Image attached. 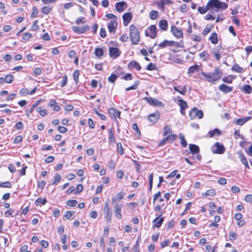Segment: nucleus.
I'll return each instance as SVG.
<instances>
[{
  "label": "nucleus",
  "mask_w": 252,
  "mask_h": 252,
  "mask_svg": "<svg viewBox=\"0 0 252 252\" xmlns=\"http://www.w3.org/2000/svg\"><path fill=\"white\" fill-rule=\"evenodd\" d=\"M228 7L226 3L221 2L220 0H209L205 6H199L197 8L198 11L201 14H205L209 9L214 13L218 12L219 9L224 10Z\"/></svg>",
  "instance_id": "f257e3e1"
},
{
  "label": "nucleus",
  "mask_w": 252,
  "mask_h": 252,
  "mask_svg": "<svg viewBox=\"0 0 252 252\" xmlns=\"http://www.w3.org/2000/svg\"><path fill=\"white\" fill-rule=\"evenodd\" d=\"M201 74L206 78V80L210 82H215L220 79L222 75L221 70L218 67L215 68L214 72L212 73H206L202 72Z\"/></svg>",
  "instance_id": "f03ea898"
},
{
  "label": "nucleus",
  "mask_w": 252,
  "mask_h": 252,
  "mask_svg": "<svg viewBox=\"0 0 252 252\" xmlns=\"http://www.w3.org/2000/svg\"><path fill=\"white\" fill-rule=\"evenodd\" d=\"M129 34L132 43L134 45L138 44L140 40V35L138 30L134 25L130 26Z\"/></svg>",
  "instance_id": "7ed1b4c3"
},
{
  "label": "nucleus",
  "mask_w": 252,
  "mask_h": 252,
  "mask_svg": "<svg viewBox=\"0 0 252 252\" xmlns=\"http://www.w3.org/2000/svg\"><path fill=\"white\" fill-rule=\"evenodd\" d=\"M112 202L115 205L114 210L116 217L118 219H121L122 218L121 211L123 206V204H118L116 201V198L114 197L112 198Z\"/></svg>",
  "instance_id": "20e7f679"
},
{
  "label": "nucleus",
  "mask_w": 252,
  "mask_h": 252,
  "mask_svg": "<svg viewBox=\"0 0 252 252\" xmlns=\"http://www.w3.org/2000/svg\"><path fill=\"white\" fill-rule=\"evenodd\" d=\"M225 150V149L223 144L219 142L215 143L211 147V151L214 154H222Z\"/></svg>",
  "instance_id": "39448f33"
},
{
  "label": "nucleus",
  "mask_w": 252,
  "mask_h": 252,
  "mask_svg": "<svg viewBox=\"0 0 252 252\" xmlns=\"http://www.w3.org/2000/svg\"><path fill=\"white\" fill-rule=\"evenodd\" d=\"M189 117L191 120L197 117L201 119L203 117V113L201 110H198L196 107H193L189 113Z\"/></svg>",
  "instance_id": "423d86ee"
},
{
  "label": "nucleus",
  "mask_w": 252,
  "mask_h": 252,
  "mask_svg": "<svg viewBox=\"0 0 252 252\" xmlns=\"http://www.w3.org/2000/svg\"><path fill=\"white\" fill-rule=\"evenodd\" d=\"M157 34V29L155 25H151L148 28L147 31H145V35L149 36L151 38L154 39Z\"/></svg>",
  "instance_id": "0eeeda50"
},
{
  "label": "nucleus",
  "mask_w": 252,
  "mask_h": 252,
  "mask_svg": "<svg viewBox=\"0 0 252 252\" xmlns=\"http://www.w3.org/2000/svg\"><path fill=\"white\" fill-rule=\"evenodd\" d=\"M103 212L104 214V217L106 220L107 222H111L112 219V213L110 211L109 204L107 202L105 203Z\"/></svg>",
  "instance_id": "6e6552de"
},
{
  "label": "nucleus",
  "mask_w": 252,
  "mask_h": 252,
  "mask_svg": "<svg viewBox=\"0 0 252 252\" xmlns=\"http://www.w3.org/2000/svg\"><path fill=\"white\" fill-rule=\"evenodd\" d=\"M144 99L146 102L153 106L162 107L164 106L162 102L155 98L145 97Z\"/></svg>",
  "instance_id": "1a4fd4ad"
},
{
  "label": "nucleus",
  "mask_w": 252,
  "mask_h": 252,
  "mask_svg": "<svg viewBox=\"0 0 252 252\" xmlns=\"http://www.w3.org/2000/svg\"><path fill=\"white\" fill-rule=\"evenodd\" d=\"M90 29V26L89 25H85L82 27L72 26V30L75 33L81 34L86 32Z\"/></svg>",
  "instance_id": "9d476101"
},
{
  "label": "nucleus",
  "mask_w": 252,
  "mask_h": 252,
  "mask_svg": "<svg viewBox=\"0 0 252 252\" xmlns=\"http://www.w3.org/2000/svg\"><path fill=\"white\" fill-rule=\"evenodd\" d=\"M162 214L163 213L161 212L158 217L153 220V222L154 224V227L158 228L161 225L164 220V218L161 217Z\"/></svg>",
  "instance_id": "9b49d317"
},
{
  "label": "nucleus",
  "mask_w": 252,
  "mask_h": 252,
  "mask_svg": "<svg viewBox=\"0 0 252 252\" xmlns=\"http://www.w3.org/2000/svg\"><path fill=\"white\" fill-rule=\"evenodd\" d=\"M171 32L172 34L177 38H180L183 37V32L182 30L178 29L175 26H171Z\"/></svg>",
  "instance_id": "f8f14e48"
},
{
  "label": "nucleus",
  "mask_w": 252,
  "mask_h": 252,
  "mask_svg": "<svg viewBox=\"0 0 252 252\" xmlns=\"http://www.w3.org/2000/svg\"><path fill=\"white\" fill-rule=\"evenodd\" d=\"M127 7V4L124 1L118 2L115 4L116 10L119 12H123Z\"/></svg>",
  "instance_id": "ddd939ff"
},
{
  "label": "nucleus",
  "mask_w": 252,
  "mask_h": 252,
  "mask_svg": "<svg viewBox=\"0 0 252 252\" xmlns=\"http://www.w3.org/2000/svg\"><path fill=\"white\" fill-rule=\"evenodd\" d=\"M159 118V113L158 112H156L151 114L148 116V120L152 124L156 123L158 120Z\"/></svg>",
  "instance_id": "4468645a"
},
{
  "label": "nucleus",
  "mask_w": 252,
  "mask_h": 252,
  "mask_svg": "<svg viewBox=\"0 0 252 252\" xmlns=\"http://www.w3.org/2000/svg\"><path fill=\"white\" fill-rule=\"evenodd\" d=\"M120 53L121 52L118 48L114 47L109 48V55L114 59H116L119 57Z\"/></svg>",
  "instance_id": "2eb2a0df"
},
{
  "label": "nucleus",
  "mask_w": 252,
  "mask_h": 252,
  "mask_svg": "<svg viewBox=\"0 0 252 252\" xmlns=\"http://www.w3.org/2000/svg\"><path fill=\"white\" fill-rule=\"evenodd\" d=\"M118 23L116 21L112 20L108 24V31L110 33H115L117 27Z\"/></svg>",
  "instance_id": "dca6fc26"
},
{
  "label": "nucleus",
  "mask_w": 252,
  "mask_h": 252,
  "mask_svg": "<svg viewBox=\"0 0 252 252\" xmlns=\"http://www.w3.org/2000/svg\"><path fill=\"white\" fill-rule=\"evenodd\" d=\"M132 17V13L130 12L125 13L123 15V19L124 20V25L127 26L128 24L131 21Z\"/></svg>",
  "instance_id": "f3484780"
},
{
  "label": "nucleus",
  "mask_w": 252,
  "mask_h": 252,
  "mask_svg": "<svg viewBox=\"0 0 252 252\" xmlns=\"http://www.w3.org/2000/svg\"><path fill=\"white\" fill-rule=\"evenodd\" d=\"M219 89L220 91L225 94H227L232 91L233 87H231L224 84H222L219 86Z\"/></svg>",
  "instance_id": "a211bd4d"
},
{
  "label": "nucleus",
  "mask_w": 252,
  "mask_h": 252,
  "mask_svg": "<svg viewBox=\"0 0 252 252\" xmlns=\"http://www.w3.org/2000/svg\"><path fill=\"white\" fill-rule=\"evenodd\" d=\"M252 119V117H247L241 119H234V122L236 125L242 126L249 120Z\"/></svg>",
  "instance_id": "6ab92c4d"
},
{
  "label": "nucleus",
  "mask_w": 252,
  "mask_h": 252,
  "mask_svg": "<svg viewBox=\"0 0 252 252\" xmlns=\"http://www.w3.org/2000/svg\"><path fill=\"white\" fill-rule=\"evenodd\" d=\"M171 3L172 1L170 0H161L160 1L157 2V5L159 9L164 10V5Z\"/></svg>",
  "instance_id": "aec40b11"
},
{
  "label": "nucleus",
  "mask_w": 252,
  "mask_h": 252,
  "mask_svg": "<svg viewBox=\"0 0 252 252\" xmlns=\"http://www.w3.org/2000/svg\"><path fill=\"white\" fill-rule=\"evenodd\" d=\"M173 88L175 91L183 95H185L187 92V88L186 86H174Z\"/></svg>",
  "instance_id": "412c9836"
},
{
  "label": "nucleus",
  "mask_w": 252,
  "mask_h": 252,
  "mask_svg": "<svg viewBox=\"0 0 252 252\" xmlns=\"http://www.w3.org/2000/svg\"><path fill=\"white\" fill-rule=\"evenodd\" d=\"M108 113L111 117H113L114 118L116 119L117 117H120L121 112L118 111L117 112L116 109L113 107H111L108 109Z\"/></svg>",
  "instance_id": "4be33fe9"
},
{
  "label": "nucleus",
  "mask_w": 252,
  "mask_h": 252,
  "mask_svg": "<svg viewBox=\"0 0 252 252\" xmlns=\"http://www.w3.org/2000/svg\"><path fill=\"white\" fill-rule=\"evenodd\" d=\"M175 43V42L173 41H168L165 40L158 44V47L161 48H163L167 46H171L174 45Z\"/></svg>",
  "instance_id": "5701e85b"
},
{
  "label": "nucleus",
  "mask_w": 252,
  "mask_h": 252,
  "mask_svg": "<svg viewBox=\"0 0 252 252\" xmlns=\"http://www.w3.org/2000/svg\"><path fill=\"white\" fill-rule=\"evenodd\" d=\"M128 67L129 68H134L137 70H140L141 69V67L139 63H137L136 61H132L128 63Z\"/></svg>",
  "instance_id": "b1692460"
},
{
  "label": "nucleus",
  "mask_w": 252,
  "mask_h": 252,
  "mask_svg": "<svg viewBox=\"0 0 252 252\" xmlns=\"http://www.w3.org/2000/svg\"><path fill=\"white\" fill-rule=\"evenodd\" d=\"M159 27L163 31H166L168 27V23L166 20H161L159 21Z\"/></svg>",
  "instance_id": "393cba45"
},
{
  "label": "nucleus",
  "mask_w": 252,
  "mask_h": 252,
  "mask_svg": "<svg viewBox=\"0 0 252 252\" xmlns=\"http://www.w3.org/2000/svg\"><path fill=\"white\" fill-rule=\"evenodd\" d=\"M189 149L190 152L192 154H197L199 152V147L195 144H189Z\"/></svg>",
  "instance_id": "a878e982"
},
{
  "label": "nucleus",
  "mask_w": 252,
  "mask_h": 252,
  "mask_svg": "<svg viewBox=\"0 0 252 252\" xmlns=\"http://www.w3.org/2000/svg\"><path fill=\"white\" fill-rule=\"evenodd\" d=\"M200 66L197 64L193 65L190 67H189L188 69V74H192L195 73V72H198L199 71Z\"/></svg>",
  "instance_id": "bb28decb"
},
{
  "label": "nucleus",
  "mask_w": 252,
  "mask_h": 252,
  "mask_svg": "<svg viewBox=\"0 0 252 252\" xmlns=\"http://www.w3.org/2000/svg\"><path fill=\"white\" fill-rule=\"evenodd\" d=\"M239 157L242 163L245 166V167L246 168H247L248 169H249L250 167L248 164L247 159L245 157V156L242 153H239Z\"/></svg>",
  "instance_id": "cd10ccee"
},
{
  "label": "nucleus",
  "mask_w": 252,
  "mask_h": 252,
  "mask_svg": "<svg viewBox=\"0 0 252 252\" xmlns=\"http://www.w3.org/2000/svg\"><path fill=\"white\" fill-rule=\"evenodd\" d=\"M209 40L213 44H217L218 42V35L216 32L212 33L209 37Z\"/></svg>",
  "instance_id": "c85d7f7f"
},
{
  "label": "nucleus",
  "mask_w": 252,
  "mask_h": 252,
  "mask_svg": "<svg viewBox=\"0 0 252 252\" xmlns=\"http://www.w3.org/2000/svg\"><path fill=\"white\" fill-rule=\"evenodd\" d=\"M231 69L233 71H234L235 72H237L238 73H242L244 71V69L240 67L238 64L235 63L233 65V66L231 68Z\"/></svg>",
  "instance_id": "c756f323"
},
{
  "label": "nucleus",
  "mask_w": 252,
  "mask_h": 252,
  "mask_svg": "<svg viewBox=\"0 0 252 252\" xmlns=\"http://www.w3.org/2000/svg\"><path fill=\"white\" fill-rule=\"evenodd\" d=\"M158 16V12L157 10H152L149 13V17L151 20L157 19Z\"/></svg>",
  "instance_id": "7c9ffc66"
},
{
  "label": "nucleus",
  "mask_w": 252,
  "mask_h": 252,
  "mask_svg": "<svg viewBox=\"0 0 252 252\" xmlns=\"http://www.w3.org/2000/svg\"><path fill=\"white\" fill-rule=\"evenodd\" d=\"M47 202L46 198L42 199L41 198H38L35 201V204L36 206H39L41 204L45 205Z\"/></svg>",
  "instance_id": "2f4dec72"
},
{
  "label": "nucleus",
  "mask_w": 252,
  "mask_h": 252,
  "mask_svg": "<svg viewBox=\"0 0 252 252\" xmlns=\"http://www.w3.org/2000/svg\"><path fill=\"white\" fill-rule=\"evenodd\" d=\"M178 104L180 106V109H186L188 106L187 103L183 99L180 98L179 99Z\"/></svg>",
  "instance_id": "473e14b6"
},
{
  "label": "nucleus",
  "mask_w": 252,
  "mask_h": 252,
  "mask_svg": "<svg viewBox=\"0 0 252 252\" xmlns=\"http://www.w3.org/2000/svg\"><path fill=\"white\" fill-rule=\"evenodd\" d=\"M208 134L210 137H212L215 135H220V132L218 128H215L213 130L209 131Z\"/></svg>",
  "instance_id": "72a5a7b5"
},
{
  "label": "nucleus",
  "mask_w": 252,
  "mask_h": 252,
  "mask_svg": "<svg viewBox=\"0 0 252 252\" xmlns=\"http://www.w3.org/2000/svg\"><path fill=\"white\" fill-rule=\"evenodd\" d=\"M80 75L79 71L78 69H76L73 72V79L76 84H77L79 82V76Z\"/></svg>",
  "instance_id": "f704fd0d"
},
{
  "label": "nucleus",
  "mask_w": 252,
  "mask_h": 252,
  "mask_svg": "<svg viewBox=\"0 0 252 252\" xmlns=\"http://www.w3.org/2000/svg\"><path fill=\"white\" fill-rule=\"evenodd\" d=\"M179 138L181 140V144L182 146L184 147H186L187 146V142L186 141V139H185L184 136L183 134L180 133L179 134Z\"/></svg>",
  "instance_id": "c9c22d12"
},
{
  "label": "nucleus",
  "mask_w": 252,
  "mask_h": 252,
  "mask_svg": "<svg viewBox=\"0 0 252 252\" xmlns=\"http://www.w3.org/2000/svg\"><path fill=\"white\" fill-rule=\"evenodd\" d=\"M139 82H140L139 81H138V80L136 81L132 86H131L129 87L126 88V91H129L131 90H136L137 88V87L139 84Z\"/></svg>",
  "instance_id": "e433bc0d"
},
{
  "label": "nucleus",
  "mask_w": 252,
  "mask_h": 252,
  "mask_svg": "<svg viewBox=\"0 0 252 252\" xmlns=\"http://www.w3.org/2000/svg\"><path fill=\"white\" fill-rule=\"evenodd\" d=\"M94 54L97 57H101L103 54V51L102 49L100 48H96L95 49Z\"/></svg>",
  "instance_id": "4c0bfd02"
},
{
  "label": "nucleus",
  "mask_w": 252,
  "mask_h": 252,
  "mask_svg": "<svg viewBox=\"0 0 252 252\" xmlns=\"http://www.w3.org/2000/svg\"><path fill=\"white\" fill-rule=\"evenodd\" d=\"M244 92L247 94H250L252 92V88L249 85H246L244 86Z\"/></svg>",
  "instance_id": "58836bf2"
},
{
  "label": "nucleus",
  "mask_w": 252,
  "mask_h": 252,
  "mask_svg": "<svg viewBox=\"0 0 252 252\" xmlns=\"http://www.w3.org/2000/svg\"><path fill=\"white\" fill-rule=\"evenodd\" d=\"M166 137L169 143H172L177 138V135L174 134H171L170 135L167 136Z\"/></svg>",
  "instance_id": "ea45409f"
},
{
  "label": "nucleus",
  "mask_w": 252,
  "mask_h": 252,
  "mask_svg": "<svg viewBox=\"0 0 252 252\" xmlns=\"http://www.w3.org/2000/svg\"><path fill=\"white\" fill-rule=\"evenodd\" d=\"M13 75L10 74H7L5 78V82L8 84L11 83L13 82Z\"/></svg>",
  "instance_id": "a19ab883"
},
{
  "label": "nucleus",
  "mask_w": 252,
  "mask_h": 252,
  "mask_svg": "<svg viewBox=\"0 0 252 252\" xmlns=\"http://www.w3.org/2000/svg\"><path fill=\"white\" fill-rule=\"evenodd\" d=\"M52 10V8L49 6H44L41 9V12L43 14L47 15Z\"/></svg>",
  "instance_id": "79ce46f5"
},
{
  "label": "nucleus",
  "mask_w": 252,
  "mask_h": 252,
  "mask_svg": "<svg viewBox=\"0 0 252 252\" xmlns=\"http://www.w3.org/2000/svg\"><path fill=\"white\" fill-rule=\"evenodd\" d=\"M199 57L203 59L204 61H207L209 58V54L206 52L205 51H203L201 52L199 54Z\"/></svg>",
  "instance_id": "37998d69"
},
{
  "label": "nucleus",
  "mask_w": 252,
  "mask_h": 252,
  "mask_svg": "<svg viewBox=\"0 0 252 252\" xmlns=\"http://www.w3.org/2000/svg\"><path fill=\"white\" fill-rule=\"evenodd\" d=\"M216 194V190L214 189H210L207 190L206 192L205 193L204 195L206 196H213L215 195ZM203 195H204V194H202Z\"/></svg>",
  "instance_id": "c03bdc74"
},
{
  "label": "nucleus",
  "mask_w": 252,
  "mask_h": 252,
  "mask_svg": "<svg viewBox=\"0 0 252 252\" xmlns=\"http://www.w3.org/2000/svg\"><path fill=\"white\" fill-rule=\"evenodd\" d=\"M132 128L136 130V133H135V135L137 136V137H139L140 136V134H141V133H140V131L138 128V126L136 124H133L132 125Z\"/></svg>",
  "instance_id": "a18cd8bd"
},
{
  "label": "nucleus",
  "mask_w": 252,
  "mask_h": 252,
  "mask_svg": "<svg viewBox=\"0 0 252 252\" xmlns=\"http://www.w3.org/2000/svg\"><path fill=\"white\" fill-rule=\"evenodd\" d=\"M109 140L111 143H114L115 142V138L111 129H110L109 131Z\"/></svg>",
  "instance_id": "49530a36"
},
{
  "label": "nucleus",
  "mask_w": 252,
  "mask_h": 252,
  "mask_svg": "<svg viewBox=\"0 0 252 252\" xmlns=\"http://www.w3.org/2000/svg\"><path fill=\"white\" fill-rule=\"evenodd\" d=\"M36 110L42 117H44L46 114V110L45 109H42L41 107L36 108Z\"/></svg>",
  "instance_id": "de8ad7c7"
},
{
  "label": "nucleus",
  "mask_w": 252,
  "mask_h": 252,
  "mask_svg": "<svg viewBox=\"0 0 252 252\" xmlns=\"http://www.w3.org/2000/svg\"><path fill=\"white\" fill-rule=\"evenodd\" d=\"M77 204V201L76 200H70L66 202V204L68 206L74 207Z\"/></svg>",
  "instance_id": "09e8293b"
},
{
  "label": "nucleus",
  "mask_w": 252,
  "mask_h": 252,
  "mask_svg": "<svg viewBox=\"0 0 252 252\" xmlns=\"http://www.w3.org/2000/svg\"><path fill=\"white\" fill-rule=\"evenodd\" d=\"M118 78V76L114 74H112L111 76L108 77V81L110 83H114Z\"/></svg>",
  "instance_id": "8fccbe9b"
},
{
  "label": "nucleus",
  "mask_w": 252,
  "mask_h": 252,
  "mask_svg": "<svg viewBox=\"0 0 252 252\" xmlns=\"http://www.w3.org/2000/svg\"><path fill=\"white\" fill-rule=\"evenodd\" d=\"M171 132V128L168 126H165L163 128V135L166 136Z\"/></svg>",
  "instance_id": "3c124183"
},
{
  "label": "nucleus",
  "mask_w": 252,
  "mask_h": 252,
  "mask_svg": "<svg viewBox=\"0 0 252 252\" xmlns=\"http://www.w3.org/2000/svg\"><path fill=\"white\" fill-rule=\"evenodd\" d=\"M29 94V91L27 88H23L19 91V94L22 96H25Z\"/></svg>",
  "instance_id": "603ef678"
},
{
  "label": "nucleus",
  "mask_w": 252,
  "mask_h": 252,
  "mask_svg": "<svg viewBox=\"0 0 252 252\" xmlns=\"http://www.w3.org/2000/svg\"><path fill=\"white\" fill-rule=\"evenodd\" d=\"M189 9V7H188L187 5L186 4H183L181 5L179 8V10L181 12L183 13L186 12Z\"/></svg>",
  "instance_id": "864d4df0"
},
{
  "label": "nucleus",
  "mask_w": 252,
  "mask_h": 252,
  "mask_svg": "<svg viewBox=\"0 0 252 252\" xmlns=\"http://www.w3.org/2000/svg\"><path fill=\"white\" fill-rule=\"evenodd\" d=\"M83 189V186L82 184L77 185L76 188L75 189V194H77L81 192Z\"/></svg>",
  "instance_id": "5fc2aeb1"
},
{
  "label": "nucleus",
  "mask_w": 252,
  "mask_h": 252,
  "mask_svg": "<svg viewBox=\"0 0 252 252\" xmlns=\"http://www.w3.org/2000/svg\"><path fill=\"white\" fill-rule=\"evenodd\" d=\"M67 77L66 75H64L63 77V80H62V81H61V87H63L65 86H66V85L67 84Z\"/></svg>",
  "instance_id": "6e6d98bb"
},
{
  "label": "nucleus",
  "mask_w": 252,
  "mask_h": 252,
  "mask_svg": "<svg viewBox=\"0 0 252 252\" xmlns=\"http://www.w3.org/2000/svg\"><path fill=\"white\" fill-rule=\"evenodd\" d=\"M0 187L10 188L11 184L9 182H3L0 184Z\"/></svg>",
  "instance_id": "4d7b16f0"
},
{
  "label": "nucleus",
  "mask_w": 252,
  "mask_h": 252,
  "mask_svg": "<svg viewBox=\"0 0 252 252\" xmlns=\"http://www.w3.org/2000/svg\"><path fill=\"white\" fill-rule=\"evenodd\" d=\"M128 39V36L126 33H124L120 37V40L122 42H126L127 41Z\"/></svg>",
  "instance_id": "13d9d810"
},
{
  "label": "nucleus",
  "mask_w": 252,
  "mask_h": 252,
  "mask_svg": "<svg viewBox=\"0 0 252 252\" xmlns=\"http://www.w3.org/2000/svg\"><path fill=\"white\" fill-rule=\"evenodd\" d=\"M73 212L72 211H66L64 214V217L67 220L70 219L72 216Z\"/></svg>",
  "instance_id": "bf43d9fd"
},
{
  "label": "nucleus",
  "mask_w": 252,
  "mask_h": 252,
  "mask_svg": "<svg viewBox=\"0 0 252 252\" xmlns=\"http://www.w3.org/2000/svg\"><path fill=\"white\" fill-rule=\"evenodd\" d=\"M146 69L148 70H153L156 69V65L153 63H150L147 66Z\"/></svg>",
  "instance_id": "052dcab7"
},
{
  "label": "nucleus",
  "mask_w": 252,
  "mask_h": 252,
  "mask_svg": "<svg viewBox=\"0 0 252 252\" xmlns=\"http://www.w3.org/2000/svg\"><path fill=\"white\" fill-rule=\"evenodd\" d=\"M212 52L213 54L215 56L216 59L218 61L220 60L221 58V56L219 53L217 52L215 49H213Z\"/></svg>",
  "instance_id": "680f3d73"
},
{
  "label": "nucleus",
  "mask_w": 252,
  "mask_h": 252,
  "mask_svg": "<svg viewBox=\"0 0 252 252\" xmlns=\"http://www.w3.org/2000/svg\"><path fill=\"white\" fill-rule=\"evenodd\" d=\"M117 150L118 152L120 153L121 155H123L124 154V150L123 148L122 145L121 143H118L117 144Z\"/></svg>",
  "instance_id": "e2e57ef3"
},
{
  "label": "nucleus",
  "mask_w": 252,
  "mask_h": 252,
  "mask_svg": "<svg viewBox=\"0 0 252 252\" xmlns=\"http://www.w3.org/2000/svg\"><path fill=\"white\" fill-rule=\"evenodd\" d=\"M191 40L194 41L200 42L202 40V38L199 36L193 34L191 37Z\"/></svg>",
  "instance_id": "0e129e2a"
},
{
  "label": "nucleus",
  "mask_w": 252,
  "mask_h": 252,
  "mask_svg": "<svg viewBox=\"0 0 252 252\" xmlns=\"http://www.w3.org/2000/svg\"><path fill=\"white\" fill-rule=\"evenodd\" d=\"M133 76L131 73H127L123 77V78L126 80H131L132 79Z\"/></svg>",
  "instance_id": "69168bd1"
},
{
  "label": "nucleus",
  "mask_w": 252,
  "mask_h": 252,
  "mask_svg": "<svg viewBox=\"0 0 252 252\" xmlns=\"http://www.w3.org/2000/svg\"><path fill=\"white\" fill-rule=\"evenodd\" d=\"M84 20L85 18L84 17L78 18L76 20L75 23L77 25H79L81 23L84 24L86 22V21Z\"/></svg>",
  "instance_id": "338daca9"
},
{
  "label": "nucleus",
  "mask_w": 252,
  "mask_h": 252,
  "mask_svg": "<svg viewBox=\"0 0 252 252\" xmlns=\"http://www.w3.org/2000/svg\"><path fill=\"white\" fill-rule=\"evenodd\" d=\"M61 176L59 174H57L55 175L54 181L53 183H52V184L53 185V184L58 183L59 182H60L61 181Z\"/></svg>",
  "instance_id": "774afa93"
}]
</instances>
